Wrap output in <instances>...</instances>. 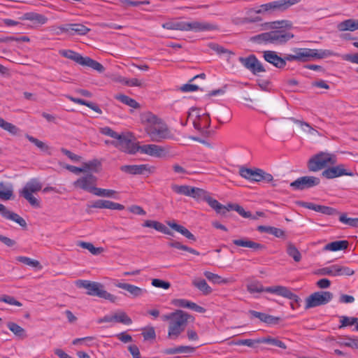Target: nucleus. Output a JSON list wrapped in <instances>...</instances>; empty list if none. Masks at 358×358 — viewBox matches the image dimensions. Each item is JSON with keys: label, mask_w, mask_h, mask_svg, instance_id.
<instances>
[{"label": "nucleus", "mask_w": 358, "mask_h": 358, "mask_svg": "<svg viewBox=\"0 0 358 358\" xmlns=\"http://www.w3.org/2000/svg\"><path fill=\"white\" fill-rule=\"evenodd\" d=\"M141 120L145 124V131L152 141L159 143L172 137L166 124L153 113H142Z\"/></svg>", "instance_id": "f257e3e1"}, {"label": "nucleus", "mask_w": 358, "mask_h": 358, "mask_svg": "<svg viewBox=\"0 0 358 358\" xmlns=\"http://www.w3.org/2000/svg\"><path fill=\"white\" fill-rule=\"evenodd\" d=\"M294 38V34L283 29H275L252 36L251 42L258 44H273L280 45Z\"/></svg>", "instance_id": "f03ea898"}, {"label": "nucleus", "mask_w": 358, "mask_h": 358, "mask_svg": "<svg viewBox=\"0 0 358 358\" xmlns=\"http://www.w3.org/2000/svg\"><path fill=\"white\" fill-rule=\"evenodd\" d=\"M176 315L168 326L167 337L172 340L177 339L185 331L189 320H193V317L191 315L182 310H178Z\"/></svg>", "instance_id": "7ed1b4c3"}, {"label": "nucleus", "mask_w": 358, "mask_h": 358, "mask_svg": "<svg viewBox=\"0 0 358 358\" xmlns=\"http://www.w3.org/2000/svg\"><path fill=\"white\" fill-rule=\"evenodd\" d=\"M337 163L335 155L320 152L312 156L307 162V167L310 172H317Z\"/></svg>", "instance_id": "20e7f679"}, {"label": "nucleus", "mask_w": 358, "mask_h": 358, "mask_svg": "<svg viewBox=\"0 0 358 358\" xmlns=\"http://www.w3.org/2000/svg\"><path fill=\"white\" fill-rule=\"evenodd\" d=\"M76 285L79 287L86 289L87 294L90 296H97L110 302L115 303L117 296L110 294L104 289V286L100 282L90 280H79L76 282Z\"/></svg>", "instance_id": "39448f33"}, {"label": "nucleus", "mask_w": 358, "mask_h": 358, "mask_svg": "<svg viewBox=\"0 0 358 358\" xmlns=\"http://www.w3.org/2000/svg\"><path fill=\"white\" fill-rule=\"evenodd\" d=\"M292 51L296 53L297 62H307L315 59H323L335 55L329 50L295 48Z\"/></svg>", "instance_id": "423d86ee"}, {"label": "nucleus", "mask_w": 358, "mask_h": 358, "mask_svg": "<svg viewBox=\"0 0 358 358\" xmlns=\"http://www.w3.org/2000/svg\"><path fill=\"white\" fill-rule=\"evenodd\" d=\"M42 189V183L38 178H31L19 191L20 196L24 198L31 206L35 208L40 207L39 201L33 196V193H36Z\"/></svg>", "instance_id": "0eeeda50"}, {"label": "nucleus", "mask_w": 358, "mask_h": 358, "mask_svg": "<svg viewBox=\"0 0 358 358\" xmlns=\"http://www.w3.org/2000/svg\"><path fill=\"white\" fill-rule=\"evenodd\" d=\"M239 174L243 178L252 182L266 181L269 182L273 180V177L271 173L257 168L252 169L242 166L239 169Z\"/></svg>", "instance_id": "6e6552de"}, {"label": "nucleus", "mask_w": 358, "mask_h": 358, "mask_svg": "<svg viewBox=\"0 0 358 358\" xmlns=\"http://www.w3.org/2000/svg\"><path fill=\"white\" fill-rule=\"evenodd\" d=\"M333 299V294L327 291L316 292L310 294L306 299L305 308H311L325 305Z\"/></svg>", "instance_id": "1a4fd4ad"}, {"label": "nucleus", "mask_w": 358, "mask_h": 358, "mask_svg": "<svg viewBox=\"0 0 358 358\" xmlns=\"http://www.w3.org/2000/svg\"><path fill=\"white\" fill-rule=\"evenodd\" d=\"M116 139L115 148L119 150L131 155L138 152V144L132 141L130 134H121Z\"/></svg>", "instance_id": "9d476101"}, {"label": "nucleus", "mask_w": 358, "mask_h": 358, "mask_svg": "<svg viewBox=\"0 0 358 358\" xmlns=\"http://www.w3.org/2000/svg\"><path fill=\"white\" fill-rule=\"evenodd\" d=\"M320 179L317 177L307 176H302L290 183V187L294 190H304L319 185Z\"/></svg>", "instance_id": "9b49d317"}, {"label": "nucleus", "mask_w": 358, "mask_h": 358, "mask_svg": "<svg viewBox=\"0 0 358 358\" xmlns=\"http://www.w3.org/2000/svg\"><path fill=\"white\" fill-rule=\"evenodd\" d=\"M238 61L245 68L250 71L255 75L266 71L262 64L255 55H250L247 57H241L238 58Z\"/></svg>", "instance_id": "f8f14e48"}, {"label": "nucleus", "mask_w": 358, "mask_h": 358, "mask_svg": "<svg viewBox=\"0 0 358 358\" xmlns=\"http://www.w3.org/2000/svg\"><path fill=\"white\" fill-rule=\"evenodd\" d=\"M271 292L276 295L290 299L292 301L290 306L293 310L297 309L301 306V299L296 294L291 292V290L287 287L278 285V288L271 289Z\"/></svg>", "instance_id": "ddd939ff"}, {"label": "nucleus", "mask_w": 358, "mask_h": 358, "mask_svg": "<svg viewBox=\"0 0 358 358\" xmlns=\"http://www.w3.org/2000/svg\"><path fill=\"white\" fill-rule=\"evenodd\" d=\"M355 271L347 266H342L338 264L331 265L320 270L322 275L330 276L352 275Z\"/></svg>", "instance_id": "4468645a"}, {"label": "nucleus", "mask_w": 358, "mask_h": 358, "mask_svg": "<svg viewBox=\"0 0 358 358\" xmlns=\"http://www.w3.org/2000/svg\"><path fill=\"white\" fill-rule=\"evenodd\" d=\"M96 181V177L90 173L76 180L73 185L76 187L93 193L94 190L92 189H95Z\"/></svg>", "instance_id": "2eb2a0df"}, {"label": "nucleus", "mask_w": 358, "mask_h": 358, "mask_svg": "<svg viewBox=\"0 0 358 358\" xmlns=\"http://www.w3.org/2000/svg\"><path fill=\"white\" fill-rule=\"evenodd\" d=\"M322 176L327 179H333L343 176H352L353 173L348 171L344 164H338L336 166L328 167L322 173Z\"/></svg>", "instance_id": "dca6fc26"}, {"label": "nucleus", "mask_w": 358, "mask_h": 358, "mask_svg": "<svg viewBox=\"0 0 358 358\" xmlns=\"http://www.w3.org/2000/svg\"><path fill=\"white\" fill-rule=\"evenodd\" d=\"M138 152L155 157H162L165 155L164 148L155 144L138 145Z\"/></svg>", "instance_id": "f3484780"}, {"label": "nucleus", "mask_w": 358, "mask_h": 358, "mask_svg": "<svg viewBox=\"0 0 358 358\" xmlns=\"http://www.w3.org/2000/svg\"><path fill=\"white\" fill-rule=\"evenodd\" d=\"M185 31H203L215 30L217 27L208 22L192 21L185 22Z\"/></svg>", "instance_id": "a211bd4d"}, {"label": "nucleus", "mask_w": 358, "mask_h": 358, "mask_svg": "<svg viewBox=\"0 0 358 358\" xmlns=\"http://www.w3.org/2000/svg\"><path fill=\"white\" fill-rule=\"evenodd\" d=\"M264 59L275 67L282 69L286 66L285 59L278 55L277 52L272 50H266L263 52Z\"/></svg>", "instance_id": "6ab92c4d"}, {"label": "nucleus", "mask_w": 358, "mask_h": 358, "mask_svg": "<svg viewBox=\"0 0 358 358\" xmlns=\"http://www.w3.org/2000/svg\"><path fill=\"white\" fill-rule=\"evenodd\" d=\"M0 214L5 219L10 220L17 223L22 227H27V222L22 217L15 213L10 211L1 203H0Z\"/></svg>", "instance_id": "aec40b11"}, {"label": "nucleus", "mask_w": 358, "mask_h": 358, "mask_svg": "<svg viewBox=\"0 0 358 358\" xmlns=\"http://www.w3.org/2000/svg\"><path fill=\"white\" fill-rule=\"evenodd\" d=\"M120 170L131 175H142L145 171L150 172L148 164H140V165H124L120 167Z\"/></svg>", "instance_id": "412c9836"}, {"label": "nucleus", "mask_w": 358, "mask_h": 358, "mask_svg": "<svg viewBox=\"0 0 358 358\" xmlns=\"http://www.w3.org/2000/svg\"><path fill=\"white\" fill-rule=\"evenodd\" d=\"M301 0H279L271 2L272 13L284 12L290 6L299 3Z\"/></svg>", "instance_id": "4be33fe9"}, {"label": "nucleus", "mask_w": 358, "mask_h": 358, "mask_svg": "<svg viewBox=\"0 0 358 358\" xmlns=\"http://www.w3.org/2000/svg\"><path fill=\"white\" fill-rule=\"evenodd\" d=\"M115 286L127 291L133 297H139L147 293L146 289L129 283L119 282Z\"/></svg>", "instance_id": "5701e85b"}, {"label": "nucleus", "mask_w": 358, "mask_h": 358, "mask_svg": "<svg viewBox=\"0 0 358 358\" xmlns=\"http://www.w3.org/2000/svg\"><path fill=\"white\" fill-rule=\"evenodd\" d=\"M142 226L143 227L153 228L155 230L166 235H173V232L170 229H169L164 224L158 221L148 220L143 222Z\"/></svg>", "instance_id": "b1692460"}, {"label": "nucleus", "mask_w": 358, "mask_h": 358, "mask_svg": "<svg viewBox=\"0 0 358 358\" xmlns=\"http://www.w3.org/2000/svg\"><path fill=\"white\" fill-rule=\"evenodd\" d=\"M233 243L237 246L252 248L255 251L262 250L265 248L264 245L254 242L247 238L234 240Z\"/></svg>", "instance_id": "393cba45"}, {"label": "nucleus", "mask_w": 358, "mask_h": 358, "mask_svg": "<svg viewBox=\"0 0 358 358\" xmlns=\"http://www.w3.org/2000/svg\"><path fill=\"white\" fill-rule=\"evenodd\" d=\"M278 288V285L264 287L259 282H252L247 285V290L250 294L261 293L263 292L273 294L271 289Z\"/></svg>", "instance_id": "a878e982"}, {"label": "nucleus", "mask_w": 358, "mask_h": 358, "mask_svg": "<svg viewBox=\"0 0 358 358\" xmlns=\"http://www.w3.org/2000/svg\"><path fill=\"white\" fill-rule=\"evenodd\" d=\"M167 224L173 229H174L175 231H176L177 232L181 234L182 235H183L185 237H186L187 238L191 240V241H196V237L194 236V235L193 234H192L187 228H185V227L182 226V225H180L177 223H176L175 222H167Z\"/></svg>", "instance_id": "bb28decb"}, {"label": "nucleus", "mask_w": 358, "mask_h": 358, "mask_svg": "<svg viewBox=\"0 0 358 358\" xmlns=\"http://www.w3.org/2000/svg\"><path fill=\"white\" fill-rule=\"evenodd\" d=\"M204 276L210 282L214 284H229L234 281L233 278H223L220 275L211 273L210 271H205L203 273Z\"/></svg>", "instance_id": "cd10ccee"}, {"label": "nucleus", "mask_w": 358, "mask_h": 358, "mask_svg": "<svg viewBox=\"0 0 358 358\" xmlns=\"http://www.w3.org/2000/svg\"><path fill=\"white\" fill-rule=\"evenodd\" d=\"M337 28L341 31H354L358 29V20L348 19L340 22Z\"/></svg>", "instance_id": "c85d7f7f"}, {"label": "nucleus", "mask_w": 358, "mask_h": 358, "mask_svg": "<svg viewBox=\"0 0 358 358\" xmlns=\"http://www.w3.org/2000/svg\"><path fill=\"white\" fill-rule=\"evenodd\" d=\"M80 65L90 67L99 73H103L105 71V68L101 63L89 57H83Z\"/></svg>", "instance_id": "c756f323"}, {"label": "nucleus", "mask_w": 358, "mask_h": 358, "mask_svg": "<svg viewBox=\"0 0 358 358\" xmlns=\"http://www.w3.org/2000/svg\"><path fill=\"white\" fill-rule=\"evenodd\" d=\"M206 201L208 203V205L214 209L217 213L224 215L227 212V206H224L216 199L212 198L209 195L206 199Z\"/></svg>", "instance_id": "7c9ffc66"}, {"label": "nucleus", "mask_w": 358, "mask_h": 358, "mask_svg": "<svg viewBox=\"0 0 358 358\" xmlns=\"http://www.w3.org/2000/svg\"><path fill=\"white\" fill-rule=\"evenodd\" d=\"M257 230L262 233L272 234L277 238H282L285 236V231L274 227L260 225L257 227Z\"/></svg>", "instance_id": "2f4dec72"}, {"label": "nucleus", "mask_w": 358, "mask_h": 358, "mask_svg": "<svg viewBox=\"0 0 358 358\" xmlns=\"http://www.w3.org/2000/svg\"><path fill=\"white\" fill-rule=\"evenodd\" d=\"M192 285L201 292L203 295H208L213 292V289L204 279L196 278L192 280Z\"/></svg>", "instance_id": "473e14b6"}, {"label": "nucleus", "mask_w": 358, "mask_h": 358, "mask_svg": "<svg viewBox=\"0 0 358 358\" xmlns=\"http://www.w3.org/2000/svg\"><path fill=\"white\" fill-rule=\"evenodd\" d=\"M7 327L9 329V330L12 331L13 334L17 338L21 339L27 338V335L26 334L25 329L21 327L17 324L13 322H8L7 323Z\"/></svg>", "instance_id": "72a5a7b5"}, {"label": "nucleus", "mask_w": 358, "mask_h": 358, "mask_svg": "<svg viewBox=\"0 0 358 358\" xmlns=\"http://www.w3.org/2000/svg\"><path fill=\"white\" fill-rule=\"evenodd\" d=\"M59 53L61 56L74 61L75 62L80 64L83 57L71 50H60Z\"/></svg>", "instance_id": "f704fd0d"}, {"label": "nucleus", "mask_w": 358, "mask_h": 358, "mask_svg": "<svg viewBox=\"0 0 358 358\" xmlns=\"http://www.w3.org/2000/svg\"><path fill=\"white\" fill-rule=\"evenodd\" d=\"M348 245V241H336L327 244L324 249L329 251H338L347 249Z\"/></svg>", "instance_id": "c9c22d12"}, {"label": "nucleus", "mask_w": 358, "mask_h": 358, "mask_svg": "<svg viewBox=\"0 0 358 358\" xmlns=\"http://www.w3.org/2000/svg\"><path fill=\"white\" fill-rule=\"evenodd\" d=\"M231 210H234L236 211L243 217L250 218L252 220L257 219V216L252 215V214L250 211H245L242 206H241L238 204L229 203L228 208H227V212Z\"/></svg>", "instance_id": "e433bc0d"}, {"label": "nucleus", "mask_w": 358, "mask_h": 358, "mask_svg": "<svg viewBox=\"0 0 358 358\" xmlns=\"http://www.w3.org/2000/svg\"><path fill=\"white\" fill-rule=\"evenodd\" d=\"M67 26L71 29V34H76L80 36H84L90 31V28L85 27L83 24H68Z\"/></svg>", "instance_id": "4c0bfd02"}, {"label": "nucleus", "mask_w": 358, "mask_h": 358, "mask_svg": "<svg viewBox=\"0 0 358 358\" xmlns=\"http://www.w3.org/2000/svg\"><path fill=\"white\" fill-rule=\"evenodd\" d=\"M262 20V18L259 16H255L254 17H236L232 19V22L235 25H243L248 23L259 22Z\"/></svg>", "instance_id": "58836bf2"}, {"label": "nucleus", "mask_w": 358, "mask_h": 358, "mask_svg": "<svg viewBox=\"0 0 358 358\" xmlns=\"http://www.w3.org/2000/svg\"><path fill=\"white\" fill-rule=\"evenodd\" d=\"M115 98L120 101V102L133 108H138L140 107L139 103L132 98L124 95V94H117L115 96Z\"/></svg>", "instance_id": "ea45409f"}, {"label": "nucleus", "mask_w": 358, "mask_h": 358, "mask_svg": "<svg viewBox=\"0 0 358 358\" xmlns=\"http://www.w3.org/2000/svg\"><path fill=\"white\" fill-rule=\"evenodd\" d=\"M77 245L82 248L89 250L94 255H97L103 251V248H96L92 243L88 242L78 241Z\"/></svg>", "instance_id": "a19ab883"}, {"label": "nucleus", "mask_w": 358, "mask_h": 358, "mask_svg": "<svg viewBox=\"0 0 358 358\" xmlns=\"http://www.w3.org/2000/svg\"><path fill=\"white\" fill-rule=\"evenodd\" d=\"M92 189L94 190L92 194L96 196L108 198H116L115 195L117 194V192L113 189H102L96 187L95 189Z\"/></svg>", "instance_id": "79ce46f5"}, {"label": "nucleus", "mask_w": 358, "mask_h": 358, "mask_svg": "<svg viewBox=\"0 0 358 358\" xmlns=\"http://www.w3.org/2000/svg\"><path fill=\"white\" fill-rule=\"evenodd\" d=\"M258 342H260L262 343L270 344V345H272L274 346L279 347L282 349L287 348L286 345L282 341H280L279 339H278L276 338H273L271 336H268V337H265V338L259 339Z\"/></svg>", "instance_id": "37998d69"}, {"label": "nucleus", "mask_w": 358, "mask_h": 358, "mask_svg": "<svg viewBox=\"0 0 358 358\" xmlns=\"http://www.w3.org/2000/svg\"><path fill=\"white\" fill-rule=\"evenodd\" d=\"M287 253L288 255L294 259L296 262H299L301 259V255L295 245L289 243L287 246Z\"/></svg>", "instance_id": "c03bdc74"}, {"label": "nucleus", "mask_w": 358, "mask_h": 358, "mask_svg": "<svg viewBox=\"0 0 358 358\" xmlns=\"http://www.w3.org/2000/svg\"><path fill=\"white\" fill-rule=\"evenodd\" d=\"M25 18L27 20L36 22L41 24H44L47 22L48 18L43 15L38 14L36 13H28L25 14Z\"/></svg>", "instance_id": "a18cd8bd"}, {"label": "nucleus", "mask_w": 358, "mask_h": 358, "mask_svg": "<svg viewBox=\"0 0 358 358\" xmlns=\"http://www.w3.org/2000/svg\"><path fill=\"white\" fill-rule=\"evenodd\" d=\"M115 322L122 323L124 324H131L132 323L131 319L124 311H119L113 315Z\"/></svg>", "instance_id": "49530a36"}, {"label": "nucleus", "mask_w": 358, "mask_h": 358, "mask_svg": "<svg viewBox=\"0 0 358 358\" xmlns=\"http://www.w3.org/2000/svg\"><path fill=\"white\" fill-rule=\"evenodd\" d=\"M171 189L174 192L178 194L190 196L192 187L189 185H172Z\"/></svg>", "instance_id": "de8ad7c7"}, {"label": "nucleus", "mask_w": 358, "mask_h": 358, "mask_svg": "<svg viewBox=\"0 0 358 358\" xmlns=\"http://www.w3.org/2000/svg\"><path fill=\"white\" fill-rule=\"evenodd\" d=\"M0 127L3 130L7 131L13 135H16L19 131V129L12 123L5 121L2 117H0Z\"/></svg>", "instance_id": "09e8293b"}, {"label": "nucleus", "mask_w": 358, "mask_h": 358, "mask_svg": "<svg viewBox=\"0 0 358 358\" xmlns=\"http://www.w3.org/2000/svg\"><path fill=\"white\" fill-rule=\"evenodd\" d=\"M169 245L171 248H175L179 250H182L185 251H187L193 255H199V252L196 251V250L189 248L188 246L184 245L181 244L180 242L172 240L171 242L169 243Z\"/></svg>", "instance_id": "8fccbe9b"}, {"label": "nucleus", "mask_w": 358, "mask_h": 358, "mask_svg": "<svg viewBox=\"0 0 358 358\" xmlns=\"http://www.w3.org/2000/svg\"><path fill=\"white\" fill-rule=\"evenodd\" d=\"M208 196V192L203 189L192 187V189H191L190 196L194 199L206 201Z\"/></svg>", "instance_id": "3c124183"}, {"label": "nucleus", "mask_w": 358, "mask_h": 358, "mask_svg": "<svg viewBox=\"0 0 358 358\" xmlns=\"http://www.w3.org/2000/svg\"><path fill=\"white\" fill-rule=\"evenodd\" d=\"M17 260L19 261L20 262H22L26 265H28V266H30L32 267L38 268L40 269L42 268V266H41L40 262L38 261L32 259L29 257L19 256L17 257Z\"/></svg>", "instance_id": "603ef678"}, {"label": "nucleus", "mask_w": 358, "mask_h": 358, "mask_svg": "<svg viewBox=\"0 0 358 358\" xmlns=\"http://www.w3.org/2000/svg\"><path fill=\"white\" fill-rule=\"evenodd\" d=\"M26 138L32 143H34L37 148H38L41 150L43 152H48L50 149L49 146L46 145L43 141L31 136L30 135L27 134Z\"/></svg>", "instance_id": "864d4df0"}, {"label": "nucleus", "mask_w": 358, "mask_h": 358, "mask_svg": "<svg viewBox=\"0 0 358 358\" xmlns=\"http://www.w3.org/2000/svg\"><path fill=\"white\" fill-rule=\"evenodd\" d=\"M340 322L341 325L339 326V329H341L345 327L352 326L355 324H358V318L355 317H349L347 316H341L340 317Z\"/></svg>", "instance_id": "5fc2aeb1"}, {"label": "nucleus", "mask_w": 358, "mask_h": 358, "mask_svg": "<svg viewBox=\"0 0 358 358\" xmlns=\"http://www.w3.org/2000/svg\"><path fill=\"white\" fill-rule=\"evenodd\" d=\"M251 12H254L256 14L272 13L271 2L261 5L259 9L250 8L248 13Z\"/></svg>", "instance_id": "6e6d98bb"}, {"label": "nucleus", "mask_w": 358, "mask_h": 358, "mask_svg": "<svg viewBox=\"0 0 358 358\" xmlns=\"http://www.w3.org/2000/svg\"><path fill=\"white\" fill-rule=\"evenodd\" d=\"M111 201L108 200H96L90 207L94 208H106L111 209Z\"/></svg>", "instance_id": "4d7b16f0"}, {"label": "nucleus", "mask_w": 358, "mask_h": 358, "mask_svg": "<svg viewBox=\"0 0 358 358\" xmlns=\"http://www.w3.org/2000/svg\"><path fill=\"white\" fill-rule=\"evenodd\" d=\"M100 166L101 162L98 159H94L88 162L83 163V169H85V172H86L87 170H92L96 172V168Z\"/></svg>", "instance_id": "13d9d810"}, {"label": "nucleus", "mask_w": 358, "mask_h": 358, "mask_svg": "<svg viewBox=\"0 0 358 358\" xmlns=\"http://www.w3.org/2000/svg\"><path fill=\"white\" fill-rule=\"evenodd\" d=\"M339 221L349 226L358 227V218H348L345 214H341L339 217Z\"/></svg>", "instance_id": "bf43d9fd"}, {"label": "nucleus", "mask_w": 358, "mask_h": 358, "mask_svg": "<svg viewBox=\"0 0 358 358\" xmlns=\"http://www.w3.org/2000/svg\"><path fill=\"white\" fill-rule=\"evenodd\" d=\"M171 304L180 308L191 309L192 302L183 299H176L172 300Z\"/></svg>", "instance_id": "052dcab7"}, {"label": "nucleus", "mask_w": 358, "mask_h": 358, "mask_svg": "<svg viewBox=\"0 0 358 358\" xmlns=\"http://www.w3.org/2000/svg\"><path fill=\"white\" fill-rule=\"evenodd\" d=\"M151 284L154 287L162 288L164 289H168L171 287V284L169 282L164 281L158 278L152 279Z\"/></svg>", "instance_id": "680f3d73"}, {"label": "nucleus", "mask_w": 358, "mask_h": 358, "mask_svg": "<svg viewBox=\"0 0 358 358\" xmlns=\"http://www.w3.org/2000/svg\"><path fill=\"white\" fill-rule=\"evenodd\" d=\"M301 206L322 213L324 206L315 204L310 202H301Z\"/></svg>", "instance_id": "e2e57ef3"}, {"label": "nucleus", "mask_w": 358, "mask_h": 358, "mask_svg": "<svg viewBox=\"0 0 358 358\" xmlns=\"http://www.w3.org/2000/svg\"><path fill=\"white\" fill-rule=\"evenodd\" d=\"M142 335L145 340L155 339L156 334L154 327H148L143 331Z\"/></svg>", "instance_id": "0e129e2a"}, {"label": "nucleus", "mask_w": 358, "mask_h": 358, "mask_svg": "<svg viewBox=\"0 0 358 358\" xmlns=\"http://www.w3.org/2000/svg\"><path fill=\"white\" fill-rule=\"evenodd\" d=\"M0 301H3L6 303L19 307L22 306V303L20 301H17L14 297L8 295H3V296L0 297Z\"/></svg>", "instance_id": "69168bd1"}, {"label": "nucleus", "mask_w": 358, "mask_h": 358, "mask_svg": "<svg viewBox=\"0 0 358 358\" xmlns=\"http://www.w3.org/2000/svg\"><path fill=\"white\" fill-rule=\"evenodd\" d=\"M208 47L214 50L215 52H216L217 54H224V53H231L230 51H229L228 50L225 49L224 47L217 44V43H210L208 44Z\"/></svg>", "instance_id": "338daca9"}, {"label": "nucleus", "mask_w": 358, "mask_h": 358, "mask_svg": "<svg viewBox=\"0 0 358 358\" xmlns=\"http://www.w3.org/2000/svg\"><path fill=\"white\" fill-rule=\"evenodd\" d=\"M100 132L106 136H110L114 139H116L117 136L120 135L116 131H113L111 128L108 127H105L103 128H101Z\"/></svg>", "instance_id": "774afa93"}]
</instances>
